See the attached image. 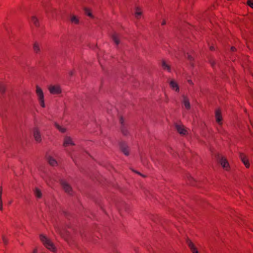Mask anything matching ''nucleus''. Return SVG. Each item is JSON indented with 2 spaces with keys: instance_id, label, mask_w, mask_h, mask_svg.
<instances>
[{
  "instance_id": "nucleus-1",
  "label": "nucleus",
  "mask_w": 253,
  "mask_h": 253,
  "mask_svg": "<svg viewBox=\"0 0 253 253\" xmlns=\"http://www.w3.org/2000/svg\"><path fill=\"white\" fill-rule=\"evenodd\" d=\"M40 239L43 245L48 250L53 252L56 253L57 248L52 241L46 236L43 235L40 236Z\"/></svg>"
},
{
  "instance_id": "nucleus-2",
  "label": "nucleus",
  "mask_w": 253,
  "mask_h": 253,
  "mask_svg": "<svg viewBox=\"0 0 253 253\" xmlns=\"http://www.w3.org/2000/svg\"><path fill=\"white\" fill-rule=\"evenodd\" d=\"M36 93L40 106L42 108H45L44 94L42 89L38 85H37L36 87Z\"/></svg>"
},
{
  "instance_id": "nucleus-3",
  "label": "nucleus",
  "mask_w": 253,
  "mask_h": 253,
  "mask_svg": "<svg viewBox=\"0 0 253 253\" xmlns=\"http://www.w3.org/2000/svg\"><path fill=\"white\" fill-rule=\"evenodd\" d=\"M60 183L62 188L66 193L69 195H72L73 194L72 188L66 181L62 180Z\"/></svg>"
},
{
  "instance_id": "nucleus-4",
  "label": "nucleus",
  "mask_w": 253,
  "mask_h": 253,
  "mask_svg": "<svg viewBox=\"0 0 253 253\" xmlns=\"http://www.w3.org/2000/svg\"><path fill=\"white\" fill-rule=\"evenodd\" d=\"M48 89L52 94H58L62 92L61 88L59 85H50L48 87Z\"/></svg>"
},
{
  "instance_id": "nucleus-5",
  "label": "nucleus",
  "mask_w": 253,
  "mask_h": 253,
  "mask_svg": "<svg viewBox=\"0 0 253 253\" xmlns=\"http://www.w3.org/2000/svg\"><path fill=\"white\" fill-rule=\"evenodd\" d=\"M75 145V143L73 139L68 136H66L63 140V146L65 147H68Z\"/></svg>"
},
{
  "instance_id": "nucleus-6",
  "label": "nucleus",
  "mask_w": 253,
  "mask_h": 253,
  "mask_svg": "<svg viewBox=\"0 0 253 253\" xmlns=\"http://www.w3.org/2000/svg\"><path fill=\"white\" fill-rule=\"evenodd\" d=\"M33 135L35 140L37 142L40 143L42 141V137L40 130L37 128H35L33 130Z\"/></svg>"
},
{
  "instance_id": "nucleus-7",
  "label": "nucleus",
  "mask_w": 253,
  "mask_h": 253,
  "mask_svg": "<svg viewBox=\"0 0 253 253\" xmlns=\"http://www.w3.org/2000/svg\"><path fill=\"white\" fill-rule=\"evenodd\" d=\"M182 103L183 105L184 108L187 110H189L190 109L191 106L189 98L184 95L182 96Z\"/></svg>"
},
{
  "instance_id": "nucleus-8",
  "label": "nucleus",
  "mask_w": 253,
  "mask_h": 253,
  "mask_svg": "<svg viewBox=\"0 0 253 253\" xmlns=\"http://www.w3.org/2000/svg\"><path fill=\"white\" fill-rule=\"evenodd\" d=\"M220 163L222 166V168L227 171L229 170L230 166L227 159L224 157H222L220 160Z\"/></svg>"
},
{
  "instance_id": "nucleus-9",
  "label": "nucleus",
  "mask_w": 253,
  "mask_h": 253,
  "mask_svg": "<svg viewBox=\"0 0 253 253\" xmlns=\"http://www.w3.org/2000/svg\"><path fill=\"white\" fill-rule=\"evenodd\" d=\"M177 132L181 135H186L187 134V130L185 128L184 126L180 125H176L175 126Z\"/></svg>"
},
{
  "instance_id": "nucleus-10",
  "label": "nucleus",
  "mask_w": 253,
  "mask_h": 253,
  "mask_svg": "<svg viewBox=\"0 0 253 253\" xmlns=\"http://www.w3.org/2000/svg\"><path fill=\"white\" fill-rule=\"evenodd\" d=\"M186 243L192 253H199L197 248L191 240H187Z\"/></svg>"
},
{
  "instance_id": "nucleus-11",
  "label": "nucleus",
  "mask_w": 253,
  "mask_h": 253,
  "mask_svg": "<svg viewBox=\"0 0 253 253\" xmlns=\"http://www.w3.org/2000/svg\"><path fill=\"white\" fill-rule=\"evenodd\" d=\"M215 119L216 122L220 125H222V117L220 110L215 111Z\"/></svg>"
},
{
  "instance_id": "nucleus-12",
  "label": "nucleus",
  "mask_w": 253,
  "mask_h": 253,
  "mask_svg": "<svg viewBox=\"0 0 253 253\" xmlns=\"http://www.w3.org/2000/svg\"><path fill=\"white\" fill-rule=\"evenodd\" d=\"M169 86L172 90L176 92H179V86L178 84L174 80H172L169 82Z\"/></svg>"
},
{
  "instance_id": "nucleus-13",
  "label": "nucleus",
  "mask_w": 253,
  "mask_h": 253,
  "mask_svg": "<svg viewBox=\"0 0 253 253\" xmlns=\"http://www.w3.org/2000/svg\"><path fill=\"white\" fill-rule=\"evenodd\" d=\"M240 157L246 167L247 168H249L250 164L246 156L244 154H241Z\"/></svg>"
},
{
  "instance_id": "nucleus-14",
  "label": "nucleus",
  "mask_w": 253,
  "mask_h": 253,
  "mask_svg": "<svg viewBox=\"0 0 253 253\" xmlns=\"http://www.w3.org/2000/svg\"><path fill=\"white\" fill-rule=\"evenodd\" d=\"M112 39L116 45H118L120 43V36L116 33H114L112 34Z\"/></svg>"
},
{
  "instance_id": "nucleus-15",
  "label": "nucleus",
  "mask_w": 253,
  "mask_h": 253,
  "mask_svg": "<svg viewBox=\"0 0 253 253\" xmlns=\"http://www.w3.org/2000/svg\"><path fill=\"white\" fill-rule=\"evenodd\" d=\"M135 16L137 19L141 18L142 15V11L139 7H136L135 11Z\"/></svg>"
},
{
  "instance_id": "nucleus-16",
  "label": "nucleus",
  "mask_w": 253,
  "mask_h": 253,
  "mask_svg": "<svg viewBox=\"0 0 253 253\" xmlns=\"http://www.w3.org/2000/svg\"><path fill=\"white\" fill-rule=\"evenodd\" d=\"M70 21L73 24H78L79 23V18L74 15H71Z\"/></svg>"
},
{
  "instance_id": "nucleus-17",
  "label": "nucleus",
  "mask_w": 253,
  "mask_h": 253,
  "mask_svg": "<svg viewBox=\"0 0 253 253\" xmlns=\"http://www.w3.org/2000/svg\"><path fill=\"white\" fill-rule=\"evenodd\" d=\"M31 22L33 24H34L36 27H38L40 25L39 20L35 16H32L31 17Z\"/></svg>"
},
{
  "instance_id": "nucleus-18",
  "label": "nucleus",
  "mask_w": 253,
  "mask_h": 253,
  "mask_svg": "<svg viewBox=\"0 0 253 253\" xmlns=\"http://www.w3.org/2000/svg\"><path fill=\"white\" fill-rule=\"evenodd\" d=\"M33 50L36 53H40L41 51L40 45L39 43L35 42L33 44Z\"/></svg>"
},
{
  "instance_id": "nucleus-19",
  "label": "nucleus",
  "mask_w": 253,
  "mask_h": 253,
  "mask_svg": "<svg viewBox=\"0 0 253 253\" xmlns=\"http://www.w3.org/2000/svg\"><path fill=\"white\" fill-rule=\"evenodd\" d=\"M48 161L49 164L52 166H55L57 165V161L52 157H49L48 158Z\"/></svg>"
},
{
  "instance_id": "nucleus-20",
  "label": "nucleus",
  "mask_w": 253,
  "mask_h": 253,
  "mask_svg": "<svg viewBox=\"0 0 253 253\" xmlns=\"http://www.w3.org/2000/svg\"><path fill=\"white\" fill-rule=\"evenodd\" d=\"M162 67L164 70H167L169 72L170 71L169 65L165 61L162 62Z\"/></svg>"
},
{
  "instance_id": "nucleus-21",
  "label": "nucleus",
  "mask_w": 253,
  "mask_h": 253,
  "mask_svg": "<svg viewBox=\"0 0 253 253\" xmlns=\"http://www.w3.org/2000/svg\"><path fill=\"white\" fill-rule=\"evenodd\" d=\"M5 84L4 83L0 82V94H3L5 91Z\"/></svg>"
},
{
  "instance_id": "nucleus-22",
  "label": "nucleus",
  "mask_w": 253,
  "mask_h": 253,
  "mask_svg": "<svg viewBox=\"0 0 253 253\" xmlns=\"http://www.w3.org/2000/svg\"><path fill=\"white\" fill-rule=\"evenodd\" d=\"M121 150L122 152L124 153L126 156H128L129 155V151L127 146H122Z\"/></svg>"
},
{
  "instance_id": "nucleus-23",
  "label": "nucleus",
  "mask_w": 253,
  "mask_h": 253,
  "mask_svg": "<svg viewBox=\"0 0 253 253\" xmlns=\"http://www.w3.org/2000/svg\"><path fill=\"white\" fill-rule=\"evenodd\" d=\"M2 188L0 187V211L3 210V203L2 200Z\"/></svg>"
},
{
  "instance_id": "nucleus-24",
  "label": "nucleus",
  "mask_w": 253,
  "mask_h": 253,
  "mask_svg": "<svg viewBox=\"0 0 253 253\" xmlns=\"http://www.w3.org/2000/svg\"><path fill=\"white\" fill-rule=\"evenodd\" d=\"M55 126L61 132L64 133L66 131V128L64 127L60 126L59 125L57 124H55Z\"/></svg>"
},
{
  "instance_id": "nucleus-25",
  "label": "nucleus",
  "mask_w": 253,
  "mask_h": 253,
  "mask_svg": "<svg viewBox=\"0 0 253 253\" xmlns=\"http://www.w3.org/2000/svg\"><path fill=\"white\" fill-rule=\"evenodd\" d=\"M84 12H85V14L87 15L88 16L91 17V18H93V16L92 14V12H91V11L90 9L89 8H85L84 9Z\"/></svg>"
},
{
  "instance_id": "nucleus-26",
  "label": "nucleus",
  "mask_w": 253,
  "mask_h": 253,
  "mask_svg": "<svg viewBox=\"0 0 253 253\" xmlns=\"http://www.w3.org/2000/svg\"><path fill=\"white\" fill-rule=\"evenodd\" d=\"M35 195L37 198H41L42 196V193L39 189H36L35 190Z\"/></svg>"
},
{
  "instance_id": "nucleus-27",
  "label": "nucleus",
  "mask_w": 253,
  "mask_h": 253,
  "mask_svg": "<svg viewBox=\"0 0 253 253\" xmlns=\"http://www.w3.org/2000/svg\"><path fill=\"white\" fill-rule=\"evenodd\" d=\"M247 4L253 8V0H248L247 1Z\"/></svg>"
},
{
  "instance_id": "nucleus-28",
  "label": "nucleus",
  "mask_w": 253,
  "mask_h": 253,
  "mask_svg": "<svg viewBox=\"0 0 253 253\" xmlns=\"http://www.w3.org/2000/svg\"><path fill=\"white\" fill-rule=\"evenodd\" d=\"M2 241H3V243H4L5 245H6V244H7V242H8L7 240V239L6 238V237H5L4 236H3V237H2Z\"/></svg>"
},
{
  "instance_id": "nucleus-29",
  "label": "nucleus",
  "mask_w": 253,
  "mask_h": 253,
  "mask_svg": "<svg viewBox=\"0 0 253 253\" xmlns=\"http://www.w3.org/2000/svg\"><path fill=\"white\" fill-rule=\"evenodd\" d=\"M122 131L123 133L125 135H127L128 133L127 130L126 129H125V128H122Z\"/></svg>"
},
{
  "instance_id": "nucleus-30",
  "label": "nucleus",
  "mask_w": 253,
  "mask_h": 253,
  "mask_svg": "<svg viewBox=\"0 0 253 253\" xmlns=\"http://www.w3.org/2000/svg\"><path fill=\"white\" fill-rule=\"evenodd\" d=\"M166 24V21L165 20H163L162 22V25H164Z\"/></svg>"
},
{
  "instance_id": "nucleus-31",
  "label": "nucleus",
  "mask_w": 253,
  "mask_h": 253,
  "mask_svg": "<svg viewBox=\"0 0 253 253\" xmlns=\"http://www.w3.org/2000/svg\"><path fill=\"white\" fill-rule=\"evenodd\" d=\"M188 82L190 84H193V82L191 80H188Z\"/></svg>"
},
{
  "instance_id": "nucleus-32",
  "label": "nucleus",
  "mask_w": 253,
  "mask_h": 253,
  "mask_svg": "<svg viewBox=\"0 0 253 253\" xmlns=\"http://www.w3.org/2000/svg\"><path fill=\"white\" fill-rule=\"evenodd\" d=\"M231 50H232V51H234L235 50V48L234 47H231Z\"/></svg>"
},
{
  "instance_id": "nucleus-33",
  "label": "nucleus",
  "mask_w": 253,
  "mask_h": 253,
  "mask_svg": "<svg viewBox=\"0 0 253 253\" xmlns=\"http://www.w3.org/2000/svg\"><path fill=\"white\" fill-rule=\"evenodd\" d=\"M210 49H211V50H213V49H214V47H213V46H211V47H210Z\"/></svg>"
},
{
  "instance_id": "nucleus-34",
  "label": "nucleus",
  "mask_w": 253,
  "mask_h": 253,
  "mask_svg": "<svg viewBox=\"0 0 253 253\" xmlns=\"http://www.w3.org/2000/svg\"><path fill=\"white\" fill-rule=\"evenodd\" d=\"M188 58L191 60L192 59V57L191 56H189Z\"/></svg>"
}]
</instances>
